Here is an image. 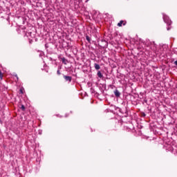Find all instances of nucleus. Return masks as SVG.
<instances>
[{
    "label": "nucleus",
    "instance_id": "nucleus-12",
    "mask_svg": "<svg viewBox=\"0 0 177 177\" xmlns=\"http://www.w3.org/2000/svg\"><path fill=\"white\" fill-rule=\"evenodd\" d=\"M20 92H21V93H23V89H20Z\"/></svg>",
    "mask_w": 177,
    "mask_h": 177
},
{
    "label": "nucleus",
    "instance_id": "nucleus-9",
    "mask_svg": "<svg viewBox=\"0 0 177 177\" xmlns=\"http://www.w3.org/2000/svg\"><path fill=\"white\" fill-rule=\"evenodd\" d=\"M21 109L23 111H24V110H26V107L24 106V105H21Z\"/></svg>",
    "mask_w": 177,
    "mask_h": 177
},
{
    "label": "nucleus",
    "instance_id": "nucleus-7",
    "mask_svg": "<svg viewBox=\"0 0 177 177\" xmlns=\"http://www.w3.org/2000/svg\"><path fill=\"white\" fill-rule=\"evenodd\" d=\"M3 78V73H2L1 71H0V80H2Z\"/></svg>",
    "mask_w": 177,
    "mask_h": 177
},
{
    "label": "nucleus",
    "instance_id": "nucleus-11",
    "mask_svg": "<svg viewBox=\"0 0 177 177\" xmlns=\"http://www.w3.org/2000/svg\"><path fill=\"white\" fill-rule=\"evenodd\" d=\"M174 64H175L176 66H177V61H175V62H174Z\"/></svg>",
    "mask_w": 177,
    "mask_h": 177
},
{
    "label": "nucleus",
    "instance_id": "nucleus-8",
    "mask_svg": "<svg viewBox=\"0 0 177 177\" xmlns=\"http://www.w3.org/2000/svg\"><path fill=\"white\" fill-rule=\"evenodd\" d=\"M86 39L88 42H91V37H89V36H86Z\"/></svg>",
    "mask_w": 177,
    "mask_h": 177
},
{
    "label": "nucleus",
    "instance_id": "nucleus-4",
    "mask_svg": "<svg viewBox=\"0 0 177 177\" xmlns=\"http://www.w3.org/2000/svg\"><path fill=\"white\" fill-rule=\"evenodd\" d=\"M114 94L116 97H120V96H121V93H120V91H118V90H115L114 91Z\"/></svg>",
    "mask_w": 177,
    "mask_h": 177
},
{
    "label": "nucleus",
    "instance_id": "nucleus-1",
    "mask_svg": "<svg viewBox=\"0 0 177 177\" xmlns=\"http://www.w3.org/2000/svg\"><path fill=\"white\" fill-rule=\"evenodd\" d=\"M163 20L165 21V23H166V24H167V26H171V24H172V21H171V19H169V17H168L167 15L163 14Z\"/></svg>",
    "mask_w": 177,
    "mask_h": 177
},
{
    "label": "nucleus",
    "instance_id": "nucleus-5",
    "mask_svg": "<svg viewBox=\"0 0 177 177\" xmlns=\"http://www.w3.org/2000/svg\"><path fill=\"white\" fill-rule=\"evenodd\" d=\"M94 67L95 70H100V66L97 64H94Z\"/></svg>",
    "mask_w": 177,
    "mask_h": 177
},
{
    "label": "nucleus",
    "instance_id": "nucleus-14",
    "mask_svg": "<svg viewBox=\"0 0 177 177\" xmlns=\"http://www.w3.org/2000/svg\"><path fill=\"white\" fill-rule=\"evenodd\" d=\"M88 1H89V0H86V2H88Z\"/></svg>",
    "mask_w": 177,
    "mask_h": 177
},
{
    "label": "nucleus",
    "instance_id": "nucleus-15",
    "mask_svg": "<svg viewBox=\"0 0 177 177\" xmlns=\"http://www.w3.org/2000/svg\"><path fill=\"white\" fill-rule=\"evenodd\" d=\"M0 122H1V120H0Z\"/></svg>",
    "mask_w": 177,
    "mask_h": 177
},
{
    "label": "nucleus",
    "instance_id": "nucleus-13",
    "mask_svg": "<svg viewBox=\"0 0 177 177\" xmlns=\"http://www.w3.org/2000/svg\"><path fill=\"white\" fill-rule=\"evenodd\" d=\"M57 74H60V72L59 71H57Z\"/></svg>",
    "mask_w": 177,
    "mask_h": 177
},
{
    "label": "nucleus",
    "instance_id": "nucleus-6",
    "mask_svg": "<svg viewBox=\"0 0 177 177\" xmlns=\"http://www.w3.org/2000/svg\"><path fill=\"white\" fill-rule=\"evenodd\" d=\"M97 77H99V78H103V75L102 74V72L98 71L97 73Z\"/></svg>",
    "mask_w": 177,
    "mask_h": 177
},
{
    "label": "nucleus",
    "instance_id": "nucleus-10",
    "mask_svg": "<svg viewBox=\"0 0 177 177\" xmlns=\"http://www.w3.org/2000/svg\"><path fill=\"white\" fill-rule=\"evenodd\" d=\"M167 30H171V27L168 26V27H167Z\"/></svg>",
    "mask_w": 177,
    "mask_h": 177
},
{
    "label": "nucleus",
    "instance_id": "nucleus-2",
    "mask_svg": "<svg viewBox=\"0 0 177 177\" xmlns=\"http://www.w3.org/2000/svg\"><path fill=\"white\" fill-rule=\"evenodd\" d=\"M127 24V21H120L118 24V27H122V26H125Z\"/></svg>",
    "mask_w": 177,
    "mask_h": 177
},
{
    "label": "nucleus",
    "instance_id": "nucleus-3",
    "mask_svg": "<svg viewBox=\"0 0 177 177\" xmlns=\"http://www.w3.org/2000/svg\"><path fill=\"white\" fill-rule=\"evenodd\" d=\"M64 80H66V81H68V82H71L73 77H71V76H66L64 75Z\"/></svg>",
    "mask_w": 177,
    "mask_h": 177
}]
</instances>
